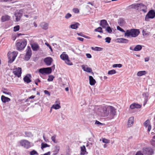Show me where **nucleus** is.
Listing matches in <instances>:
<instances>
[{"mask_svg":"<svg viewBox=\"0 0 155 155\" xmlns=\"http://www.w3.org/2000/svg\"><path fill=\"white\" fill-rule=\"evenodd\" d=\"M140 33L139 29L133 28L127 30L124 33V36L127 37L135 38Z\"/></svg>","mask_w":155,"mask_h":155,"instance_id":"f257e3e1","label":"nucleus"},{"mask_svg":"<svg viewBox=\"0 0 155 155\" xmlns=\"http://www.w3.org/2000/svg\"><path fill=\"white\" fill-rule=\"evenodd\" d=\"M142 151L145 155H152L154 153V150L151 147H149L143 148Z\"/></svg>","mask_w":155,"mask_h":155,"instance_id":"f03ea898","label":"nucleus"},{"mask_svg":"<svg viewBox=\"0 0 155 155\" xmlns=\"http://www.w3.org/2000/svg\"><path fill=\"white\" fill-rule=\"evenodd\" d=\"M17 51H14L12 52H9L8 54V56L9 59L8 62L12 63L15 60L18 54Z\"/></svg>","mask_w":155,"mask_h":155,"instance_id":"7ed1b4c3","label":"nucleus"},{"mask_svg":"<svg viewBox=\"0 0 155 155\" xmlns=\"http://www.w3.org/2000/svg\"><path fill=\"white\" fill-rule=\"evenodd\" d=\"M27 44V41H21L16 43V46L17 49L18 51L23 49Z\"/></svg>","mask_w":155,"mask_h":155,"instance_id":"20e7f679","label":"nucleus"},{"mask_svg":"<svg viewBox=\"0 0 155 155\" xmlns=\"http://www.w3.org/2000/svg\"><path fill=\"white\" fill-rule=\"evenodd\" d=\"M108 109H109V106L107 105L102 106L100 108V111L102 113L104 117L107 116L109 115V113L107 111Z\"/></svg>","mask_w":155,"mask_h":155,"instance_id":"39448f33","label":"nucleus"},{"mask_svg":"<svg viewBox=\"0 0 155 155\" xmlns=\"http://www.w3.org/2000/svg\"><path fill=\"white\" fill-rule=\"evenodd\" d=\"M65 52H63L60 56L61 58L63 60L65 61L66 63L69 65L72 64V63L70 61L68 55L65 54Z\"/></svg>","mask_w":155,"mask_h":155,"instance_id":"423d86ee","label":"nucleus"},{"mask_svg":"<svg viewBox=\"0 0 155 155\" xmlns=\"http://www.w3.org/2000/svg\"><path fill=\"white\" fill-rule=\"evenodd\" d=\"M134 8L140 11H142L145 12H146V6L142 3H138L135 5Z\"/></svg>","mask_w":155,"mask_h":155,"instance_id":"0eeeda50","label":"nucleus"},{"mask_svg":"<svg viewBox=\"0 0 155 155\" xmlns=\"http://www.w3.org/2000/svg\"><path fill=\"white\" fill-rule=\"evenodd\" d=\"M38 71L42 74H49L51 73L52 69L51 67L43 68L39 69Z\"/></svg>","mask_w":155,"mask_h":155,"instance_id":"6e6552de","label":"nucleus"},{"mask_svg":"<svg viewBox=\"0 0 155 155\" xmlns=\"http://www.w3.org/2000/svg\"><path fill=\"white\" fill-rule=\"evenodd\" d=\"M20 143L21 146L27 149L30 147V143L26 140H21L20 141Z\"/></svg>","mask_w":155,"mask_h":155,"instance_id":"1a4fd4ad","label":"nucleus"},{"mask_svg":"<svg viewBox=\"0 0 155 155\" xmlns=\"http://www.w3.org/2000/svg\"><path fill=\"white\" fill-rule=\"evenodd\" d=\"M155 17V12L153 10H151L146 15L145 20L146 21H148L149 18H153Z\"/></svg>","mask_w":155,"mask_h":155,"instance_id":"9d476101","label":"nucleus"},{"mask_svg":"<svg viewBox=\"0 0 155 155\" xmlns=\"http://www.w3.org/2000/svg\"><path fill=\"white\" fill-rule=\"evenodd\" d=\"M26 50V52L25 57V60L28 61L30 59L31 56L32 52L31 48L29 46L27 47Z\"/></svg>","mask_w":155,"mask_h":155,"instance_id":"9b49d317","label":"nucleus"},{"mask_svg":"<svg viewBox=\"0 0 155 155\" xmlns=\"http://www.w3.org/2000/svg\"><path fill=\"white\" fill-rule=\"evenodd\" d=\"M13 73L18 78L20 77L22 73L21 68L18 67V68L14 69L13 70Z\"/></svg>","mask_w":155,"mask_h":155,"instance_id":"f8f14e48","label":"nucleus"},{"mask_svg":"<svg viewBox=\"0 0 155 155\" xmlns=\"http://www.w3.org/2000/svg\"><path fill=\"white\" fill-rule=\"evenodd\" d=\"M109 109H110V115L111 116L112 118H113L116 114V109L111 106H109Z\"/></svg>","mask_w":155,"mask_h":155,"instance_id":"ddd939ff","label":"nucleus"},{"mask_svg":"<svg viewBox=\"0 0 155 155\" xmlns=\"http://www.w3.org/2000/svg\"><path fill=\"white\" fill-rule=\"evenodd\" d=\"M53 60L52 58L51 57H47L45 58L44 59V62L45 64L48 65H50L52 62Z\"/></svg>","mask_w":155,"mask_h":155,"instance_id":"4468645a","label":"nucleus"},{"mask_svg":"<svg viewBox=\"0 0 155 155\" xmlns=\"http://www.w3.org/2000/svg\"><path fill=\"white\" fill-rule=\"evenodd\" d=\"M134 121V117H130L129 118L127 124L128 127H130L133 125Z\"/></svg>","mask_w":155,"mask_h":155,"instance_id":"2eb2a0df","label":"nucleus"},{"mask_svg":"<svg viewBox=\"0 0 155 155\" xmlns=\"http://www.w3.org/2000/svg\"><path fill=\"white\" fill-rule=\"evenodd\" d=\"M16 21H19L22 16V14L19 12H16L15 14Z\"/></svg>","mask_w":155,"mask_h":155,"instance_id":"dca6fc26","label":"nucleus"},{"mask_svg":"<svg viewBox=\"0 0 155 155\" xmlns=\"http://www.w3.org/2000/svg\"><path fill=\"white\" fill-rule=\"evenodd\" d=\"M144 126L147 127H148V130L150 132L151 129V126L150 124V121L149 120H146L143 124Z\"/></svg>","mask_w":155,"mask_h":155,"instance_id":"f3484780","label":"nucleus"},{"mask_svg":"<svg viewBox=\"0 0 155 155\" xmlns=\"http://www.w3.org/2000/svg\"><path fill=\"white\" fill-rule=\"evenodd\" d=\"M100 25L103 28H106L108 25L107 21L105 20H101Z\"/></svg>","mask_w":155,"mask_h":155,"instance_id":"a211bd4d","label":"nucleus"},{"mask_svg":"<svg viewBox=\"0 0 155 155\" xmlns=\"http://www.w3.org/2000/svg\"><path fill=\"white\" fill-rule=\"evenodd\" d=\"M31 47L33 51H37L39 50V46L37 43H33L31 45Z\"/></svg>","mask_w":155,"mask_h":155,"instance_id":"6ab92c4d","label":"nucleus"},{"mask_svg":"<svg viewBox=\"0 0 155 155\" xmlns=\"http://www.w3.org/2000/svg\"><path fill=\"white\" fill-rule=\"evenodd\" d=\"M141 106L136 103H133L130 106V108L131 109H134L135 108H140L141 107Z\"/></svg>","mask_w":155,"mask_h":155,"instance_id":"aec40b11","label":"nucleus"},{"mask_svg":"<svg viewBox=\"0 0 155 155\" xmlns=\"http://www.w3.org/2000/svg\"><path fill=\"white\" fill-rule=\"evenodd\" d=\"M1 99L2 101L4 103L8 102L11 101V99L10 98L6 97L3 95L1 96Z\"/></svg>","mask_w":155,"mask_h":155,"instance_id":"412c9836","label":"nucleus"},{"mask_svg":"<svg viewBox=\"0 0 155 155\" xmlns=\"http://www.w3.org/2000/svg\"><path fill=\"white\" fill-rule=\"evenodd\" d=\"M81 151L80 155H85L86 153H87L85 146L83 145L81 147Z\"/></svg>","mask_w":155,"mask_h":155,"instance_id":"4be33fe9","label":"nucleus"},{"mask_svg":"<svg viewBox=\"0 0 155 155\" xmlns=\"http://www.w3.org/2000/svg\"><path fill=\"white\" fill-rule=\"evenodd\" d=\"M82 68L84 71L88 72H91L92 71L91 68L88 67L87 65H82Z\"/></svg>","mask_w":155,"mask_h":155,"instance_id":"5701e85b","label":"nucleus"},{"mask_svg":"<svg viewBox=\"0 0 155 155\" xmlns=\"http://www.w3.org/2000/svg\"><path fill=\"white\" fill-rule=\"evenodd\" d=\"M89 79L90 84L91 85H94L96 83V81L93 78L92 76H89Z\"/></svg>","mask_w":155,"mask_h":155,"instance_id":"b1692460","label":"nucleus"},{"mask_svg":"<svg viewBox=\"0 0 155 155\" xmlns=\"http://www.w3.org/2000/svg\"><path fill=\"white\" fill-rule=\"evenodd\" d=\"M40 25L43 29L46 30L48 28V24L45 22H42L41 23Z\"/></svg>","mask_w":155,"mask_h":155,"instance_id":"393cba45","label":"nucleus"},{"mask_svg":"<svg viewBox=\"0 0 155 155\" xmlns=\"http://www.w3.org/2000/svg\"><path fill=\"white\" fill-rule=\"evenodd\" d=\"M10 18V17L8 15H5L2 16L1 19L2 22L9 20Z\"/></svg>","mask_w":155,"mask_h":155,"instance_id":"a878e982","label":"nucleus"},{"mask_svg":"<svg viewBox=\"0 0 155 155\" xmlns=\"http://www.w3.org/2000/svg\"><path fill=\"white\" fill-rule=\"evenodd\" d=\"M117 41L118 42L123 43H126L129 41L128 40L123 38H118Z\"/></svg>","mask_w":155,"mask_h":155,"instance_id":"bb28decb","label":"nucleus"},{"mask_svg":"<svg viewBox=\"0 0 155 155\" xmlns=\"http://www.w3.org/2000/svg\"><path fill=\"white\" fill-rule=\"evenodd\" d=\"M24 81L27 83H29L31 81L29 77L27 75H26L23 78Z\"/></svg>","mask_w":155,"mask_h":155,"instance_id":"cd10ccee","label":"nucleus"},{"mask_svg":"<svg viewBox=\"0 0 155 155\" xmlns=\"http://www.w3.org/2000/svg\"><path fill=\"white\" fill-rule=\"evenodd\" d=\"M80 24L76 22L75 24L71 25L70 27L73 29H77L78 28V26Z\"/></svg>","mask_w":155,"mask_h":155,"instance_id":"c85d7f7f","label":"nucleus"},{"mask_svg":"<svg viewBox=\"0 0 155 155\" xmlns=\"http://www.w3.org/2000/svg\"><path fill=\"white\" fill-rule=\"evenodd\" d=\"M118 24L120 26H122L125 24L124 20L122 18H120L118 21Z\"/></svg>","mask_w":155,"mask_h":155,"instance_id":"c756f323","label":"nucleus"},{"mask_svg":"<svg viewBox=\"0 0 155 155\" xmlns=\"http://www.w3.org/2000/svg\"><path fill=\"white\" fill-rule=\"evenodd\" d=\"M147 74V72L146 71H141L138 72L137 73V75L138 76H141L143 75H145Z\"/></svg>","mask_w":155,"mask_h":155,"instance_id":"7c9ffc66","label":"nucleus"},{"mask_svg":"<svg viewBox=\"0 0 155 155\" xmlns=\"http://www.w3.org/2000/svg\"><path fill=\"white\" fill-rule=\"evenodd\" d=\"M142 48V46L140 45H137L134 48L133 50L135 51H138L140 50Z\"/></svg>","mask_w":155,"mask_h":155,"instance_id":"2f4dec72","label":"nucleus"},{"mask_svg":"<svg viewBox=\"0 0 155 155\" xmlns=\"http://www.w3.org/2000/svg\"><path fill=\"white\" fill-rule=\"evenodd\" d=\"M151 144L155 147V135L153 137L152 139L150 141Z\"/></svg>","mask_w":155,"mask_h":155,"instance_id":"473e14b6","label":"nucleus"},{"mask_svg":"<svg viewBox=\"0 0 155 155\" xmlns=\"http://www.w3.org/2000/svg\"><path fill=\"white\" fill-rule=\"evenodd\" d=\"M60 107H61V106L59 104H53L52 105V107H51L52 108L54 109H59Z\"/></svg>","mask_w":155,"mask_h":155,"instance_id":"72a5a7b5","label":"nucleus"},{"mask_svg":"<svg viewBox=\"0 0 155 155\" xmlns=\"http://www.w3.org/2000/svg\"><path fill=\"white\" fill-rule=\"evenodd\" d=\"M91 49L92 50H94V51H101L102 50V48H100V47H95V48H94L93 47H92L91 48Z\"/></svg>","mask_w":155,"mask_h":155,"instance_id":"f704fd0d","label":"nucleus"},{"mask_svg":"<svg viewBox=\"0 0 155 155\" xmlns=\"http://www.w3.org/2000/svg\"><path fill=\"white\" fill-rule=\"evenodd\" d=\"M41 148L43 149V148H46L47 147H49L50 145H48L46 143H42L41 144Z\"/></svg>","mask_w":155,"mask_h":155,"instance_id":"c9c22d12","label":"nucleus"},{"mask_svg":"<svg viewBox=\"0 0 155 155\" xmlns=\"http://www.w3.org/2000/svg\"><path fill=\"white\" fill-rule=\"evenodd\" d=\"M143 35V36H147L150 35V32L144 30L142 31Z\"/></svg>","mask_w":155,"mask_h":155,"instance_id":"e433bc0d","label":"nucleus"},{"mask_svg":"<svg viewBox=\"0 0 155 155\" xmlns=\"http://www.w3.org/2000/svg\"><path fill=\"white\" fill-rule=\"evenodd\" d=\"M94 31L96 32H98L101 33H103V31H102V28L101 27H99L95 29Z\"/></svg>","mask_w":155,"mask_h":155,"instance_id":"4c0bfd02","label":"nucleus"},{"mask_svg":"<svg viewBox=\"0 0 155 155\" xmlns=\"http://www.w3.org/2000/svg\"><path fill=\"white\" fill-rule=\"evenodd\" d=\"M116 73V71L114 70L113 69V70H112L109 71H108V74L111 75V74H115Z\"/></svg>","mask_w":155,"mask_h":155,"instance_id":"58836bf2","label":"nucleus"},{"mask_svg":"<svg viewBox=\"0 0 155 155\" xmlns=\"http://www.w3.org/2000/svg\"><path fill=\"white\" fill-rule=\"evenodd\" d=\"M3 93L5 94L11 95V93L9 92H8V91L6 89H4V90L2 91Z\"/></svg>","mask_w":155,"mask_h":155,"instance_id":"ea45409f","label":"nucleus"},{"mask_svg":"<svg viewBox=\"0 0 155 155\" xmlns=\"http://www.w3.org/2000/svg\"><path fill=\"white\" fill-rule=\"evenodd\" d=\"M30 155H38V153L35 150H33L30 152Z\"/></svg>","mask_w":155,"mask_h":155,"instance_id":"a19ab883","label":"nucleus"},{"mask_svg":"<svg viewBox=\"0 0 155 155\" xmlns=\"http://www.w3.org/2000/svg\"><path fill=\"white\" fill-rule=\"evenodd\" d=\"M60 147L59 146L56 145L55 147V152H56V154L60 150Z\"/></svg>","mask_w":155,"mask_h":155,"instance_id":"79ce46f5","label":"nucleus"},{"mask_svg":"<svg viewBox=\"0 0 155 155\" xmlns=\"http://www.w3.org/2000/svg\"><path fill=\"white\" fill-rule=\"evenodd\" d=\"M106 29L107 31L109 33H111L112 32V30L110 26H107Z\"/></svg>","mask_w":155,"mask_h":155,"instance_id":"37998d69","label":"nucleus"},{"mask_svg":"<svg viewBox=\"0 0 155 155\" xmlns=\"http://www.w3.org/2000/svg\"><path fill=\"white\" fill-rule=\"evenodd\" d=\"M102 142L105 143H108L110 142V140L107 139L103 138L102 139Z\"/></svg>","mask_w":155,"mask_h":155,"instance_id":"c03bdc74","label":"nucleus"},{"mask_svg":"<svg viewBox=\"0 0 155 155\" xmlns=\"http://www.w3.org/2000/svg\"><path fill=\"white\" fill-rule=\"evenodd\" d=\"M54 77L52 75H49L48 79V81H52L54 78Z\"/></svg>","mask_w":155,"mask_h":155,"instance_id":"a18cd8bd","label":"nucleus"},{"mask_svg":"<svg viewBox=\"0 0 155 155\" xmlns=\"http://www.w3.org/2000/svg\"><path fill=\"white\" fill-rule=\"evenodd\" d=\"M56 137V135H54V136H52L51 137V140L54 143H57V141H56L55 139Z\"/></svg>","mask_w":155,"mask_h":155,"instance_id":"49530a36","label":"nucleus"},{"mask_svg":"<svg viewBox=\"0 0 155 155\" xmlns=\"http://www.w3.org/2000/svg\"><path fill=\"white\" fill-rule=\"evenodd\" d=\"M20 28V26L19 25H17L14 28V31H17L19 30Z\"/></svg>","mask_w":155,"mask_h":155,"instance_id":"de8ad7c7","label":"nucleus"},{"mask_svg":"<svg viewBox=\"0 0 155 155\" xmlns=\"http://www.w3.org/2000/svg\"><path fill=\"white\" fill-rule=\"evenodd\" d=\"M73 12L75 13H78L79 12V10L78 8H74L73 9Z\"/></svg>","mask_w":155,"mask_h":155,"instance_id":"09e8293b","label":"nucleus"},{"mask_svg":"<svg viewBox=\"0 0 155 155\" xmlns=\"http://www.w3.org/2000/svg\"><path fill=\"white\" fill-rule=\"evenodd\" d=\"M105 41L108 43H110V42L111 39L110 38L108 37H107L105 39Z\"/></svg>","mask_w":155,"mask_h":155,"instance_id":"8fccbe9b","label":"nucleus"},{"mask_svg":"<svg viewBox=\"0 0 155 155\" xmlns=\"http://www.w3.org/2000/svg\"><path fill=\"white\" fill-rule=\"evenodd\" d=\"M117 29L120 31H121L123 32H125V31H124V29H123L122 28H121L120 26H117Z\"/></svg>","mask_w":155,"mask_h":155,"instance_id":"3c124183","label":"nucleus"},{"mask_svg":"<svg viewBox=\"0 0 155 155\" xmlns=\"http://www.w3.org/2000/svg\"><path fill=\"white\" fill-rule=\"evenodd\" d=\"M77 34L78 35H79V36H82V37H84V38H88L87 36H85V35H83L82 33H77Z\"/></svg>","mask_w":155,"mask_h":155,"instance_id":"603ef678","label":"nucleus"},{"mask_svg":"<svg viewBox=\"0 0 155 155\" xmlns=\"http://www.w3.org/2000/svg\"><path fill=\"white\" fill-rule=\"evenodd\" d=\"M71 17V15L69 13H67L65 16V18L68 19Z\"/></svg>","mask_w":155,"mask_h":155,"instance_id":"864d4df0","label":"nucleus"},{"mask_svg":"<svg viewBox=\"0 0 155 155\" xmlns=\"http://www.w3.org/2000/svg\"><path fill=\"white\" fill-rule=\"evenodd\" d=\"M143 153H142V151L139 150L137 151L135 155H143Z\"/></svg>","mask_w":155,"mask_h":155,"instance_id":"5fc2aeb1","label":"nucleus"},{"mask_svg":"<svg viewBox=\"0 0 155 155\" xmlns=\"http://www.w3.org/2000/svg\"><path fill=\"white\" fill-rule=\"evenodd\" d=\"M41 82V81L39 80V79H37L35 80V84L37 85H38V82Z\"/></svg>","mask_w":155,"mask_h":155,"instance_id":"6e6d98bb","label":"nucleus"},{"mask_svg":"<svg viewBox=\"0 0 155 155\" xmlns=\"http://www.w3.org/2000/svg\"><path fill=\"white\" fill-rule=\"evenodd\" d=\"M44 92L45 94H47L48 95V96H50V92L47 90H45L44 91Z\"/></svg>","mask_w":155,"mask_h":155,"instance_id":"4d7b16f0","label":"nucleus"},{"mask_svg":"<svg viewBox=\"0 0 155 155\" xmlns=\"http://www.w3.org/2000/svg\"><path fill=\"white\" fill-rule=\"evenodd\" d=\"M45 45H46L47 46H48L49 48V49L51 50V51H52V49L51 46L49 44H48L47 43H45Z\"/></svg>","mask_w":155,"mask_h":155,"instance_id":"13d9d810","label":"nucleus"},{"mask_svg":"<svg viewBox=\"0 0 155 155\" xmlns=\"http://www.w3.org/2000/svg\"><path fill=\"white\" fill-rule=\"evenodd\" d=\"M25 134L26 136L27 137H30L31 135V133L28 132H25Z\"/></svg>","mask_w":155,"mask_h":155,"instance_id":"bf43d9fd","label":"nucleus"},{"mask_svg":"<svg viewBox=\"0 0 155 155\" xmlns=\"http://www.w3.org/2000/svg\"><path fill=\"white\" fill-rule=\"evenodd\" d=\"M78 40L81 41H83L84 39L82 38L78 37L77 38Z\"/></svg>","mask_w":155,"mask_h":155,"instance_id":"052dcab7","label":"nucleus"},{"mask_svg":"<svg viewBox=\"0 0 155 155\" xmlns=\"http://www.w3.org/2000/svg\"><path fill=\"white\" fill-rule=\"evenodd\" d=\"M95 124H98V125H102V124H102L99 121H97V120H96V122H95Z\"/></svg>","mask_w":155,"mask_h":155,"instance_id":"680f3d73","label":"nucleus"},{"mask_svg":"<svg viewBox=\"0 0 155 155\" xmlns=\"http://www.w3.org/2000/svg\"><path fill=\"white\" fill-rule=\"evenodd\" d=\"M86 55L87 57L88 58H91V55L90 54H87Z\"/></svg>","mask_w":155,"mask_h":155,"instance_id":"e2e57ef3","label":"nucleus"},{"mask_svg":"<svg viewBox=\"0 0 155 155\" xmlns=\"http://www.w3.org/2000/svg\"><path fill=\"white\" fill-rule=\"evenodd\" d=\"M55 104H59V105H60V101L58 100H57L55 101Z\"/></svg>","mask_w":155,"mask_h":155,"instance_id":"0e129e2a","label":"nucleus"},{"mask_svg":"<svg viewBox=\"0 0 155 155\" xmlns=\"http://www.w3.org/2000/svg\"><path fill=\"white\" fill-rule=\"evenodd\" d=\"M149 60V58L147 57L145 58V61L146 62L148 61Z\"/></svg>","mask_w":155,"mask_h":155,"instance_id":"69168bd1","label":"nucleus"},{"mask_svg":"<svg viewBox=\"0 0 155 155\" xmlns=\"http://www.w3.org/2000/svg\"><path fill=\"white\" fill-rule=\"evenodd\" d=\"M50 152H48L46 153H44L43 155H50Z\"/></svg>","mask_w":155,"mask_h":155,"instance_id":"338daca9","label":"nucleus"},{"mask_svg":"<svg viewBox=\"0 0 155 155\" xmlns=\"http://www.w3.org/2000/svg\"><path fill=\"white\" fill-rule=\"evenodd\" d=\"M122 67V65L121 64H117V67L118 68H121Z\"/></svg>","mask_w":155,"mask_h":155,"instance_id":"774afa93","label":"nucleus"}]
</instances>
